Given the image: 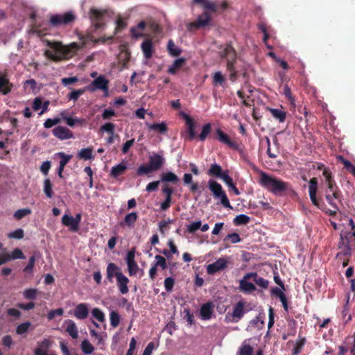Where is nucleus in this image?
I'll return each instance as SVG.
<instances>
[{
    "label": "nucleus",
    "instance_id": "nucleus-24",
    "mask_svg": "<svg viewBox=\"0 0 355 355\" xmlns=\"http://www.w3.org/2000/svg\"><path fill=\"white\" fill-rule=\"evenodd\" d=\"M146 27V23L144 21H140L136 26L131 27L130 33L132 37L136 39L143 37L144 35L143 31Z\"/></svg>",
    "mask_w": 355,
    "mask_h": 355
},
{
    "label": "nucleus",
    "instance_id": "nucleus-3",
    "mask_svg": "<svg viewBox=\"0 0 355 355\" xmlns=\"http://www.w3.org/2000/svg\"><path fill=\"white\" fill-rule=\"evenodd\" d=\"M219 52L220 58L226 60V68L230 72V80L235 82L238 78V71L236 69L235 64L236 62L237 53L231 43H227L224 46H221Z\"/></svg>",
    "mask_w": 355,
    "mask_h": 355
},
{
    "label": "nucleus",
    "instance_id": "nucleus-29",
    "mask_svg": "<svg viewBox=\"0 0 355 355\" xmlns=\"http://www.w3.org/2000/svg\"><path fill=\"white\" fill-rule=\"evenodd\" d=\"M127 168L126 163L125 162H122L111 168L110 175L113 178H118L119 176L124 174Z\"/></svg>",
    "mask_w": 355,
    "mask_h": 355
},
{
    "label": "nucleus",
    "instance_id": "nucleus-42",
    "mask_svg": "<svg viewBox=\"0 0 355 355\" xmlns=\"http://www.w3.org/2000/svg\"><path fill=\"white\" fill-rule=\"evenodd\" d=\"M250 221V218L245 214H239L234 218L236 225H247Z\"/></svg>",
    "mask_w": 355,
    "mask_h": 355
},
{
    "label": "nucleus",
    "instance_id": "nucleus-16",
    "mask_svg": "<svg viewBox=\"0 0 355 355\" xmlns=\"http://www.w3.org/2000/svg\"><path fill=\"white\" fill-rule=\"evenodd\" d=\"M69 314H73L78 320H85L89 315V306L86 303L78 304L73 312L69 311Z\"/></svg>",
    "mask_w": 355,
    "mask_h": 355
},
{
    "label": "nucleus",
    "instance_id": "nucleus-52",
    "mask_svg": "<svg viewBox=\"0 0 355 355\" xmlns=\"http://www.w3.org/2000/svg\"><path fill=\"white\" fill-rule=\"evenodd\" d=\"M57 155H58L59 157L61 158V159L60 160L59 165L61 166H63V167H64L67 164V163L70 161V159L73 157L72 155H66L63 152H60Z\"/></svg>",
    "mask_w": 355,
    "mask_h": 355
},
{
    "label": "nucleus",
    "instance_id": "nucleus-4",
    "mask_svg": "<svg viewBox=\"0 0 355 355\" xmlns=\"http://www.w3.org/2000/svg\"><path fill=\"white\" fill-rule=\"evenodd\" d=\"M208 187L213 196L216 198H219L220 200V203L222 205L228 209H232V205L229 201V199L223 189V187L220 184L217 182L216 180L210 179L208 181Z\"/></svg>",
    "mask_w": 355,
    "mask_h": 355
},
{
    "label": "nucleus",
    "instance_id": "nucleus-26",
    "mask_svg": "<svg viewBox=\"0 0 355 355\" xmlns=\"http://www.w3.org/2000/svg\"><path fill=\"white\" fill-rule=\"evenodd\" d=\"M141 50L144 55L146 59H149L152 57L153 53V42L150 39L144 40L141 45Z\"/></svg>",
    "mask_w": 355,
    "mask_h": 355
},
{
    "label": "nucleus",
    "instance_id": "nucleus-38",
    "mask_svg": "<svg viewBox=\"0 0 355 355\" xmlns=\"http://www.w3.org/2000/svg\"><path fill=\"white\" fill-rule=\"evenodd\" d=\"M147 125L149 129L158 132L161 134H166L168 132L167 125L164 122L153 124L147 123Z\"/></svg>",
    "mask_w": 355,
    "mask_h": 355
},
{
    "label": "nucleus",
    "instance_id": "nucleus-20",
    "mask_svg": "<svg viewBox=\"0 0 355 355\" xmlns=\"http://www.w3.org/2000/svg\"><path fill=\"white\" fill-rule=\"evenodd\" d=\"M248 278H252L253 282L259 287L263 289L268 288L269 286V282L263 277L258 275V274L255 272H248L247 273Z\"/></svg>",
    "mask_w": 355,
    "mask_h": 355
},
{
    "label": "nucleus",
    "instance_id": "nucleus-14",
    "mask_svg": "<svg viewBox=\"0 0 355 355\" xmlns=\"http://www.w3.org/2000/svg\"><path fill=\"white\" fill-rule=\"evenodd\" d=\"M122 273L121 268L114 263H109L106 268V280L113 283L114 277L117 279Z\"/></svg>",
    "mask_w": 355,
    "mask_h": 355
},
{
    "label": "nucleus",
    "instance_id": "nucleus-57",
    "mask_svg": "<svg viewBox=\"0 0 355 355\" xmlns=\"http://www.w3.org/2000/svg\"><path fill=\"white\" fill-rule=\"evenodd\" d=\"M85 92L84 89H79L77 90H73L71 92H70L68 94V99L69 100H73L74 101H76L78 98L83 94Z\"/></svg>",
    "mask_w": 355,
    "mask_h": 355
},
{
    "label": "nucleus",
    "instance_id": "nucleus-43",
    "mask_svg": "<svg viewBox=\"0 0 355 355\" xmlns=\"http://www.w3.org/2000/svg\"><path fill=\"white\" fill-rule=\"evenodd\" d=\"M32 212L31 209L29 208H24L17 210L14 213V218L17 220H21L24 217H25L27 215L31 214Z\"/></svg>",
    "mask_w": 355,
    "mask_h": 355
},
{
    "label": "nucleus",
    "instance_id": "nucleus-2",
    "mask_svg": "<svg viewBox=\"0 0 355 355\" xmlns=\"http://www.w3.org/2000/svg\"><path fill=\"white\" fill-rule=\"evenodd\" d=\"M46 46L54 50L57 54L53 53L49 50L44 52V55L49 59L58 62L63 59L68 60L74 56L77 51L81 49L80 45L72 42L69 45H64L61 42L45 40Z\"/></svg>",
    "mask_w": 355,
    "mask_h": 355
},
{
    "label": "nucleus",
    "instance_id": "nucleus-12",
    "mask_svg": "<svg viewBox=\"0 0 355 355\" xmlns=\"http://www.w3.org/2000/svg\"><path fill=\"white\" fill-rule=\"evenodd\" d=\"M155 262L152 264L151 268L149 270V277L152 280H154L156 277L157 272V268H161L162 270L167 268V263L166 259L161 255H156L155 257Z\"/></svg>",
    "mask_w": 355,
    "mask_h": 355
},
{
    "label": "nucleus",
    "instance_id": "nucleus-47",
    "mask_svg": "<svg viewBox=\"0 0 355 355\" xmlns=\"http://www.w3.org/2000/svg\"><path fill=\"white\" fill-rule=\"evenodd\" d=\"M349 300V294H348L347 296L346 303L344 305L343 309L342 311L343 318L345 319L347 316L345 323H347L348 322H349L352 320L351 315L349 314V307L348 305Z\"/></svg>",
    "mask_w": 355,
    "mask_h": 355
},
{
    "label": "nucleus",
    "instance_id": "nucleus-30",
    "mask_svg": "<svg viewBox=\"0 0 355 355\" xmlns=\"http://www.w3.org/2000/svg\"><path fill=\"white\" fill-rule=\"evenodd\" d=\"M78 158L80 159L87 160V159H93L94 156L93 155V148L88 147L85 148H82L78 151L77 154Z\"/></svg>",
    "mask_w": 355,
    "mask_h": 355
},
{
    "label": "nucleus",
    "instance_id": "nucleus-58",
    "mask_svg": "<svg viewBox=\"0 0 355 355\" xmlns=\"http://www.w3.org/2000/svg\"><path fill=\"white\" fill-rule=\"evenodd\" d=\"M8 236L10 239H21L24 236V232L22 229L19 228L14 232H10L8 234Z\"/></svg>",
    "mask_w": 355,
    "mask_h": 355
},
{
    "label": "nucleus",
    "instance_id": "nucleus-60",
    "mask_svg": "<svg viewBox=\"0 0 355 355\" xmlns=\"http://www.w3.org/2000/svg\"><path fill=\"white\" fill-rule=\"evenodd\" d=\"M37 290L35 288L26 289L24 292V296L28 300H35L37 295Z\"/></svg>",
    "mask_w": 355,
    "mask_h": 355
},
{
    "label": "nucleus",
    "instance_id": "nucleus-19",
    "mask_svg": "<svg viewBox=\"0 0 355 355\" xmlns=\"http://www.w3.org/2000/svg\"><path fill=\"white\" fill-rule=\"evenodd\" d=\"M164 163V157L157 153H155L149 157V165L155 171L159 170Z\"/></svg>",
    "mask_w": 355,
    "mask_h": 355
},
{
    "label": "nucleus",
    "instance_id": "nucleus-50",
    "mask_svg": "<svg viewBox=\"0 0 355 355\" xmlns=\"http://www.w3.org/2000/svg\"><path fill=\"white\" fill-rule=\"evenodd\" d=\"M110 324L112 327H116L120 322V316L116 311H111L110 314Z\"/></svg>",
    "mask_w": 355,
    "mask_h": 355
},
{
    "label": "nucleus",
    "instance_id": "nucleus-35",
    "mask_svg": "<svg viewBox=\"0 0 355 355\" xmlns=\"http://www.w3.org/2000/svg\"><path fill=\"white\" fill-rule=\"evenodd\" d=\"M223 180L232 190L236 196L240 195V191L236 185L234 184L232 178L229 175L228 173L223 175Z\"/></svg>",
    "mask_w": 355,
    "mask_h": 355
},
{
    "label": "nucleus",
    "instance_id": "nucleus-31",
    "mask_svg": "<svg viewBox=\"0 0 355 355\" xmlns=\"http://www.w3.org/2000/svg\"><path fill=\"white\" fill-rule=\"evenodd\" d=\"M253 348L249 344V340H245L239 349L237 355H252Z\"/></svg>",
    "mask_w": 355,
    "mask_h": 355
},
{
    "label": "nucleus",
    "instance_id": "nucleus-37",
    "mask_svg": "<svg viewBox=\"0 0 355 355\" xmlns=\"http://www.w3.org/2000/svg\"><path fill=\"white\" fill-rule=\"evenodd\" d=\"M138 218V215L136 212H131L130 214H128L125 218L123 222H121L120 225L121 226L123 225V223L128 227H132L134 225L135 222L137 221Z\"/></svg>",
    "mask_w": 355,
    "mask_h": 355
},
{
    "label": "nucleus",
    "instance_id": "nucleus-11",
    "mask_svg": "<svg viewBox=\"0 0 355 355\" xmlns=\"http://www.w3.org/2000/svg\"><path fill=\"white\" fill-rule=\"evenodd\" d=\"M184 119L187 125V133L188 134V140L191 141L196 137V128L197 123L189 114L182 112L180 113Z\"/></svg>",
    "mask_w": 355,
    "mask_h": 355
},
{
    "label": "nucleus",
    "instance_id": "nucleus-9",
    "mask_svg": "<svg viewBox=\"0 0 355 355\" xmlns=\"http://www.w3.org/2000/svg\"><path fill=\"white\" fill-rule=\"evenodd\" d=\"M216 139L221 144L226 145L233 150H240V145L236 141L232 140L229 135L220 128L216 130Z\"/></svg>",
    "mask_w": 355,
    "mask_h": 355
},
{
    "label": "nucleus",
    "instance_id": "nucleus-41",
    "mask_svg": "<svg viewBox=\"0 0 355 355\" xmlns=\"http://www.w3.org/2000/svg\"><path fill=\"white\" fill-rule=\"evenodd\" d=\"M211 131V125L210 123H206L202 126V131L200 135L198 136V138L200 141H204L207 136L210 134Z\"/></svg>",
    "mask_w": 355,
    "mask_h": 355
},
{
    "label": "nucleus",
    "instance_id": "nucleus-18",
    "mask_svg": "<svg viewBox=\"0 0 355 355\" xmlns=\"http://www.w3.org/2000/svg\"><path fill=\"white\" fill-rule=\"evenodd\" d=\"M252 278L247 277V273L243 276V279L239 282V290L243 293H251L256 290L255 285L248 281Z\"/></svg>",
    "mask_w": 355,
    "mask_h": 355
},
{
    "label": "nucleus",
    "instance_id": "nucleus-45",
    "mask_svg": "<svg viewBox=\"0 0 355 355\" xmlns=\"http://www.w3.org/2000/svg\"><path fill=\"white\" fill-rule=\"evenodd\" d=\"M80 346L82 351L86 354H90L94 350L93 345L86 339L82 341Z\"/></svg>",
    "mask_w": 355,
    "mask_h": 355
},
{
    "label": "nucleus",
    "instance_id": "nucleus-55",
    "mask_svg": "<svg viewBox=\"0 0 355 355\" xmlns=\"http://www.w3.org/2000/svg\"><path fill=\"white\" fill-rule=\"evenodd\" d=\"M341 159L344 168L355 178V166H354L349 161L345 159L343 157Z\"/></svg>",
    "mask_w": 355,
    "mask_h": 355
},
{
    "label": "nucleus",
    "instance_id": "nucleus-8",
    "mask_svg": "<svg viewBox=\"0 0 355 355\" xmlns=\"http://www.w3.org/2000/svg\"><path fill=\"white\" fill-rule=\"evenodd\" d=\"M109 80L103 75L96 78L92 83L87 87V89L94 92L96 89L102 90L105 96L108 94Z\"/></svg>",
    "mask_w": 355,
    "mask_h": 355
},
{
    "label": "nucleus",
    "instance_id": "nucleus-6",
    "mask_svg": "<svg viewBox=\"0 0 355 355\" xmlns=\"http://www.w3.org/2000/svg\"><path fill=\"white\" fill-rule=\"evenodd\" d=\"M324 197L327 202L334 209L329 210V215L335 216L338 211V203L341 202V193L339 189H326L324 191Z\"/></svg>",
    "mask_w": 355,
    "mask_h": 355
},
{
    "label": "nucleus",
    "instance_id": "nucleus-53",
    "mask_svg": "<svg viewBox=\"0 0 355 355\" xmlns=\"http://www.w3.org/2000/svg\"><path fill=\"white\" fill-rule=\"evenodd\" d=\"M92 316L99 322H103L105 320L104 313L98 308H94L92 310Z\"/></svg>",
    "mask_w": 355,
    "mask_h": 355
},
{
    "label": "nucleus",
    "instance_id": "nucleus-21",
    "mask_svg": "<svg viewBox=\"0 0 355 355\" xmlns=\"http://www.w3.org/2000/svg\"><path fill=\"white\" fill-rule=\"evenodd\" d=\"M12 83L9 81L6 76L0 75V93L6 95L12 91Z\"/></svg>",
    "mask_w": 355,
    "mask_h": 355
},
{
    "label": "nucleus",
    "instance_id": "nucleus-62",
    "mask_svg": "<svg viewBox=\"0 0 355 355\" xmlns=\"http://www.w3.org/2000/svg\"><path fill=\"white\" fill-rule=\"evenodd\" d=\"M129 275H135L138 271L139 267L136 261L127 263Z\"/></svg>",
    "mask_w": 355,
    "mask_h": 355
},
{
    "label": "nucleus",
    "instance_id": "nucleus-61",
    "mask_svg": "<svg viewBox=\"0 0 355 355\" xmlns=\"http://www.w3.org/2000/svg\"><path fill=\"white\" fill-rule=\"evenodd\" d=\"M64 313V310L62 308H58L55 310L50 311L47 314V318L49 320H53L56 315L61 316Z\"/></svg>",
    "mask_w": 355,
    "mask_h": 355
},
{
    "label": "nucleus",
    "instance_id": "nucleus-7",
    "mask_svg": "<svg viewBox=\"0 0 355 355\" xmlns=\"http://www.w3.org/2000/svg\"><path fill=\"white\" fill-rule=\"evenodd\" d=\"M318 179L312 178L309 180V193L311 202L320 209H323L325 206L322 200L317 198Z\"/></svg>",
    "mask_w": 355,
    "mask_h": 355
},
{
    "label": "nucleus",
    "instance_id": "nucleus-10",
    "mask_svg": "<svg viewBox=\"0 0 355 355\" xmlns=\"http://www.w3.org/2000/svg\"><path fill=\"white\" fill-rule=\"evenodd\" d=\"M211 20V16L207 12H203L202 15L198 16L195 21L191 22L187 25V30L189 31H193L195 29H198L202 27H205L209 24Z\"/></svg>",
    "mask_w": 355,
    "mask_h": 355
},
{
    "label": "nucleus",
    "instance_id": "nucleus-28",
    "mask_svg": "<svg viewBox=\"0 0 355 355\" xmlns=\"http://www.w3.org/2000/svg\"><path fill=\"white\" fill-rule=\"evenodd\" d=\"M228 173L227 171L223 172L222 168L218 164H212L210 166L209 169L208 170L207 174L209 176H214L216 178H220L223 179V175L224 174H227Z\"/></svg>",
    "mask_w": 355,
    "mask_h": 355
},
{
    "label": "nucleus",
    "instance_id": "nucleus-39",
    "mask_svg": "<svg viewBox=\"0 0 355 355\" xmlns=\"http://www.w3.org/2000/svg\"><path fill=\"white\" fill-rule=\"evenodd\" d=\"M161 180L164 182H171L177 184L179 181L178 177L173 172H167L162 173L161 175Z\"/></svg>",
    "mask_w": 355,
    "mask_h": 355
},
{
    "label": "nucleus",
    "instance_id": "nucleus-64",
    "mask_svg": "<svg viewBox=\"0 0 355 355\" xmlns=\"http://www.w3.org/2000/svg\"><path fill=\"white\" fill-rule=\"evenodd\" d=\"M202 6L205 9L209 10L213 12H215L218 10V6L214 2L209 1L208 0H205Z\"/></svg>",
    "mask_w": 355,
    "mask_h": 355
},
{
    "label": "nucleus",
    "instance_id": "nucleus-49",
    "mask_svg": "<svg viewBox=\"0 0 355 355\" xmlns=\"http://www.w3.org/2000/svg\"><path fill=\"white\" fill-rule=\"evenodd\" d=\"M31 326V323L30 322H25L19 324L16 328V334L18 335H22L26 333Z\"/></svg>",
    "mask_w": 355,
    "mask_h": 355
},
{
    "label": "nucleus",
    "instance_id": "nucleus-34",
    "mask_svg": "<svg viewBox=\"0 0 355 355\" xmlns=\"http://www.w3.org/2000/svg\"><path fill=\"white\" fill-rule=\"evenodd\" d=\"M68 323V325L66 328V331L73 338L76 339L78 336V331L76 327V323L71 320H68L66 321Z\"/></svg>",
    "mask_w": 355,
    "mask_h": 355
},
{
    "label": "nucleus",
    "instance_id": "nucleus-27",
    "mask_svg": "<svg viewBox=\"0 0 355 355\" xmlns=\"http://www.w3.org/2000/svg\"><path fill=\"white\" fill-rule=\"evenodd\" d=\"M213 313V304L211 302L204 304L200 311V314L203 320H209L211 318Z\"/></svg>",
    "mask_w": 355,
    "mask_h": 355
},
{
    "label": "nucleus",
    "instance_id": "nucleus-63",
    "mask_svg": "<svg viewBox=\"0 0 355 355\" xmlns=\"http://www.w3.org/2000/svg\"><path fill=\"white\" fill-rule=\"evenodd\" d=\"M175 284V279L172 277H166L164 280V288L167 292H171Z\"/></svg>",
    "mask_w": 355,
    "mask_h": 355
},
{
    "label": "nucleus",
    "instance_id": "nucleus-56",
    "mask_svg": "<svg viewBox=\"0 0 355 355\" xmlns=\"http://www.w3.org/2000/svg\"><path fill=\"white\" fill-rule=\"evenodd\" d=\"M202 223L200 220L193 222L187 226V230L189 233L193 234L201 227Z\"/></svg>",
    "mask_w": 355,
    "mask_h": 355
},
{
    "label": "nucleus",
    "instance_id": "nucleus-15",
    "mask_svg": "<svg viewBox=\"0 0 355 355\" xmlns=\"http://www.w3.org/2000/svg\"><path fill=\"white\" fill-rule=\"evenodd\" d=\"M78 37L79 40L82 42V45L80 46L81 48L87 44L89 42H92L94 43H105L106 41L112 40L113 39V36L107 37H101L98 39H95L94 37L91 33H88L86 35L80 34L78 35Z\"/></svg>",
    "mask_w": 355,
    "mask_h": 355
},
{
    "label": "nucleus",
    "instance_id": "nucleus-23",
    "mask_svg": "<svg viewBox=\"0 0 355 355\" xmlns=\"http://www.w3.org/2000/svg\"><path fill=\"white\" fill-rule=\"evenodd\" d=\"M62 223L67 227H69V230L72 232H77L79 229L77 222L75 221V218L73 216L64 214L62 218Z\"/></svg>",
    "mask_w": 355,
    "mask_h": 355
},
{
    "label": "nucleus",
    "instance_id": "nucleus-22",
    "mask_svg": "<svg viewBox=\"0 0 355 355\" xmlns=\"http://www.w3.org/2000/svg\"><path fill=\"white\" fill-rule=\"evenodd\" d=\"M129 282V279L123 274L119 275V277L116 279L117 286L121 294L124 295L128 293L129 288L128 284Z\"/></svg>",
    "mask_w": 355,
    "mask_h": 355
},
{
    "label": "nucleus",
    "instance_id": "nucleus-32",
    "mask_svg": "<svg viewBox=\"0 0 355 355\" xmlns=\"http://www.w3.org/2000/svg\"><path fill=\"white\" fill-rule=\"evenodd\" d=\"M268 110L270 112L271 115L276 119H277L280 123L284 122L286 117V112L277 109V108H270L268 107Z\"/></svg>",
    "mask_w": 355,
    "mask_h": 355
},
{
    "label": "nucleus",
    "instance_id": "nucleus-5",
    "mask_svg": "<svg viewBox=\"0 0 355 355\" xmlns=\"http://www.w3.org/2000/svg\"><path fill=\"white\" fill-rule=\"evenodd\" d=\"M76 15L72 11L66 12L63 14L53 15L50 17L49 22L53 27L67 26L73 24L76 19Z\"/></svg>",
    "mask_w": 355,
    "mask_h": 355
},
{
    "label": "nucleus",
    "instance_id": "nucleus-40",
    "mask_svg": "<svg viewBox=\"0 0 355 355\" xmlns=\"http://www.w3.org/2000/svg\"><path fill=\"white\" fill-rule=\"evenodd\" d=\"M212 83L214 86L224 87L225 83V78L220 71H216L213 75Z\"/></svg>",
    "mask_w": 355,
    "mask_h": 355
},
{
    "label": "nucleus",
    "instance_id": "nucleus-1",
    "mask_svg": "<svg viewBox=\"0 0 355 355\" xmlns=\"http://www.w3.org/2000/svg\"><path fill=\"white\" fill-rule=\"evenodd\" d=\"M259 174V184L275 196H283L286 194L295 193L289 182H284L263 171H260Z\"/></svg>",
    "mask_w": 355,
    "mask_h": 355
},
{
    "label": "nucleus",
    "instance_id": "nucleus-17",
    "mask_svg": "<svg viewBox=\"0 0 355 355\" xmlns=\"http://www.w3.org/2000/svg\"><path fill=\"white\" fill-rule=\"evenodd\" d=\"M53 135L56 138L60 140L69 139L71 138H73V134L72 131H71L69 128L58 125L55 127L53 131Z\"/></svg>",
    "mask_w": 355,
    "mask_h": 355
},
{
    "label": "nucleus",
    "instance_id": "nucleus-46",
    "mask_svg": "<svg viewBox=\"0 0 355 355\" xmlns=\"http://www.w3.org/2000/svg\"><path fill=\"white\" fill-rule=\"evenodd\" d=\"M155 171L152 167L149 165L141 164L139 166L137 170V175L141 176L144 175H148V173Z\"/></svg>",
    "mask_w": 355,
    "mask_h": 355
},
{
    "label": "nucleus",
    "instance_id": "nucleus-59",
    "mask_svg": "<svg viewBox=\"0 0 355 355\" xmlns=\"http://www.w3.org/2000/svg\"><path fill=\"white\" fill-rule=\"evenodd\" d=\"M10 260L24 259V255L19 248H15L12 250L11 254H9Z\"/></svg>",
    "mask_w": 355,
    "mask_h": 355
},
{
    "label": "nucleus",
    "instance_id": "nucleus-13",
    "mask_svg": "<svg viewBox=\"0 0 355 355\" xmlns=\"http://www.w3.org/2000/svg\"><path fill=\"white\" fill-rule=\"evenodd\" d=\"M228 265V261L225 257L218 259L213 263L209 264L207 267V272L209 275H214L219 271L225 270Z\"/></svg>",
    "mask_w": 355,
    "mask_h": 355
},
{
    "label": "nucleus",
    "instance_id": "nucleus-54",
    "mask_svg": "<svg viewBox=\"0 0 355 355\" xmlns=\"http://www.w3.org/2000/svg\"><path fill=\"white\" fill-rule=\"evenodd\" d=\"M114 130H115V125L110 122L105 123L100 128L101 131L106 132L109 133L110 135H114Z\"/></svg>",
    "mask_w": 355,
    "mask_h": 355
},
{
    "label": "nucleus",
    "instance_id": "nucleus-36",
    "mask_svg": "<svg viewBox=\"0 0 355 355\" xmlns=\"http://www.w3.org/2000/svg\"><path fill=\"white\" fill-rule=\"evenodd\" d=\"M185 59L183 58L175 60L172 65L168 68V72L171 74H175L180 68L185 63Z\"/></svg>",
    "mask_w": 355,
    "mask_h": 355
},
{
    "label": "nucleus",
    "instance_id": "nucleus-48",
    "mask_svg": "<svg viewBox=\"0 0 355 355\" xmlns=\"http://www.w3.org/2000/svg\"><path fill=\"white\" fill-rule=\"evenodd\" d=\"M305 341H306L305 338H302L297 340V342L293 349V355H298L301 352V351L305 344Z\"/></svg>",
    "mask_w": 355,
    "mask_h": 355
},
{
    "label": "nucleus",
    "instance_id": "nucleus-51",
    "mask_svg": "<svg viewBox=\"0 0 355 355\" xmlns=\"http://www.w3.org/2000/svg\"><path fill=\"white\" fill-rule=\"evenodd\" d=\"M167 47L169 53L173 56H178L181 53V50L175 46L171 40H169Z\"/></svg>",
    "mask_w": 355,
    "mask_h": 355
},
{
    "label": "nucleus",
    "instance_id": "nucleus-25",
    "mask_svg": "<svg viewBox=\"0 0 355 355\" xmlns=\"http://www.w3.org/2000/svg\"><path fill=\"white\" fill-rule=\"evenodd\" d=\"M106 13V10H98L94 8H92L89 12V19L92 22H94L96 21H103V19Z\"/></svg>",
    "mask_w": 355,
    "mask_h": 355
},
{
    "label": "nucleus",
    "instance_id": "nucleus-44",
    "mask_svg": "<svg viewBox=\"0 0 355 355\" xmlns=\"http://www.w3.org/2000/svg\"><path fill=\"white\" fill-rule=\"evenodd\" d=\"M44 192L45 195L49 198H51L53 196V189H52V184L49 179L44 180Z\"/></svg>",
    "mask_w": 355,
    "mask_h": 355
},
{
    "label": "nucleus",
    "instance_id": "nucleus-33",
    "mask_svg": "<svg viewBox=\"0 0 355 355\" xmlns=\"http://www.w3.org/2000/svg\"><path fill=\"white\" fill-rule=\"evenodd\" d=\"M244 313V304L242 302H239L234 306L232 315L234 318L237 319L236 320V322H237L243 316Z\"/></svg>",
    "mask_w": 355,
    "mask_h": 355
}]
</instances>
